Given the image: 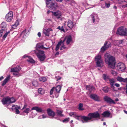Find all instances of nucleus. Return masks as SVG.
I'll use <instances>...</instances> for the list:
<instances>
[{"mask_svg": "<svg viewBox=\"0 0 127 127\" xmlns=\"http://www.w3.org/2000/svg\"><path fill=\"white\" fill-rule=\"evenodd\" d=\"M46 111L48 116L51 117V118H54L56 115V113L51 109L48 108L47 109Z\"/></svg>", "mask_w": 127, "mask_h": 127, "instance_id": "11", "label": "nucleus"}, {"mask_svg": "<svg viewBox=\"0 0 127 127\" xmlns=\"http://www.w3.org/2000/svg\"><path fill=\"white\" fill-rule=\"evenodd\" d=\"M46 4L48 7L52 10H55L57 7V3L53 2L49 3L48 4Z\"/></svg>", "mask_w": 127, "mask_h": 127, "instance_id": "8", "label": "nucleus"}, {"mask_svg": "<svg viewBox=\"0 0 127 127\" xmlns=\"http://www.w3.org/2000/svg\"><path fill=\"white\" fill-rule=\"evenodd\" d=\"M36 55L40 62L44 61L46 58L44 51L40 50H36Z\"/></svg>", "mask_w": 127, "mask_h": 127, "instance_id": "3", "label": "nucleus"}, {"mask_svg": "<svg viewBox=\"0 0 127 127\" xmlns=\"http://www.w3.org/2000/svg\"><path fill=\"white\" fill-rule=\"evenodd\" d=\"M123 42V40H121L119 41V44H122Z\"/></svg>", "mask_w": 127, "mask_h": 127, "instance_id": "60", "label": "nucleus"}, {"mask_svg": "<svg viewBox=\"0 0 127 127\" xmlns=\"http://www.w3.org/2000/svg\"><path fill=\"white\" fill-rule=\"evenodd\" d=\"M96 66L98 67H102L103 66V64L100 55H97L95 58Z\"/></svg>", "mask_w": 127, "mask_h": 127, "instance_id": "7", "label": "nucleus"}, {"mask_svg": "<svg viewBox=\"0 0 127 127\" xmlns=\"http://www.w3.org/2000/svg\"><path fill=\"white\" fill-rule=\"evenodd\" d=\"M13 14L12 11H9L6 15L5 19L8 22H10L13 18Z\"/></svg>", "mask_w": 127, "mask_h": 127, "instance_id": "9", "label": "nucleus"}, {"mask_svg": "<svg viewBox=\"0 0 127 127\" xmlns=\"http://www.w3.org/2000/svg\"><path fill=\"white\" fill-rule=\"evenodd\" d=\"M52 15L56 17L57 18L59 19L60 18L61 16V13L60 11L55 12H52Z\"/></svg>", "mask_w": 127, "mask_h": 127, "instance_id": "17", "label": "nucleus"}, {"mask_svg": "<svg viewBox=\"0 0 127 127\" xmlns=\"http://www.w3.org/2000/svg\"><path fill=\"white\" fill-rule=\"evenodd\" d=\"M55 89V87H53L51 90V91L50 92V95H51L53 94V92Z\"/></svg>", "mask_w": 127, "mask_h": 127, "instance_id": "45", "label": "nucleus"}, {"mask_svg": "<svg viewBox=\"0 0 127 127\" xmlns=\"http://www.w3.org/2000/svg\"><path fill=\"white\" fill-rule=\"evenodd\" d=\"M62 43V41L61 40L58 42V44L56 46L57 47H58L59 48L60 46H61Z\"/></svg>", "mask_w": 127, "mask_h": 127, "instance_id": "43", "label": "nucleus"}, {"mask_svg": "<svg viewBox=\"0 0 127 127\" xmlns=\"http://www.w3.org/2000/svg\"><path fill=\"white\" fill-rule=\"evenodd\" d=\"M52 2V0H47L46 1V4H48L49 3Z\"/></svg>", "mask_w": 127, "mask_h": 127, "instance_id": "49", "label": "nucleus"}, {"mask_svg": "<svg viewBox=\"0 0 127 127\" xmlns=\"http://www.w3.org/2000/svg\"><path fill=\"white\" fill-rule=\"evenodd\" d=\"M123 7H127V4L125 5H123L122 6Z\"/></svg>", "mask_w": 127, "mask_h": 127, "instance_id": "64", "label": "nucleus"}, {"mask_svg": "<svg viewBox=\"0 0 127 127\" xmlns=\"http://www.w3.org/2000/svg\"><path fill=\"white\" fill-rule=\"evenodd\" d=\"M63 112V111L59 110H57V115L61 117H63L64 116V115L62 114Z\"/></svg>", "mask_w": 127, "mask_h": 127, "instance_id": "29", "label": "nucleus"}, {"mask_svg": "<svg viewBox=\"0 0 127 127\" xmlns=\"http://www.w3.org/2000/svg\"><path fill=\"white\" fill-rule=\"evenodd\" d=\"M21 69V68L19 66H18L14 68H11V72L18 73Z\"/></svg>", "mask_w": 127, "mask_h": 127, "instance_id": "15", "label": "nucleus"}, {"mask_svg": "<svg viewBox=\"0 0 127 127\" xmlns=\"http://www.w3.org/2000/svg\"><path fill=\"white\" fill-rule=\"evenodd\" d=\"M35 110L38 113L41 112L42 113H45V110H43L41 108L37 106H34L32 107L31 110Z\"/></svg>", "mask_w": 127, "mask_h": 127, "instance_id": "14", "label": "nucleus"}, {"mask_svg": "<svg viewBox=\"0 0 127 127\" xmlns=\"http://www.w3.org/2000/svg\"><path fill=\"white\" fill-rule=\"evenodd\" d=\"M31 109L30 110L29 108H26V109L23 111V113H25L28 115V113H29V111H31Z\"/></svg>", "mask_w": 127, "mask_h": 127, "instance_id": "34", "label": "nucleus"}, {"mask_svg": "<svg viewBox=\"0 0 127 127\" xmlns=\"http://www.w3.org/2000/svg\"><path fill=\"white\" fill-rule=\"evenodd\" d=\"M59 49V48L58 47H57V46H56V48H55V50L56 51H58V49Z\"/></svg>", "mask_w": 127, "mask_h": 127, "instance_id": "58", "label": "nucleus"}, {"mask_svg": "<svg viewBox=\"0 0 127 127\" xmlns=\"http://www.w3.org/2000/svg\"><path fill=\"white\" fill-rule=\"evenodd\" d=\"M43 32L46 36H49V31L48 29H44L43 31Z\"/></svg>", "mask_w": 127, "mask_h": 127, "instance_id": "24", "label": "nucleus"}, {"mask_svg": "<svg viewBox=\"0 0 127 127\" xmlns=\"http://www.w3.org/2000/svg\"><path fill=\"white\" fill-rule=\"evenodd\" d=\"M59 52L58 51L56 52V53L55 54V55L56 56L57 55H59Z\"/></svg>", "mask_w": 127, "mask_h": 127, "instance_id": "61", "label": "nucleus"}, {"mask_svg": "<svg viewBox=\"0 0 127 127\" xmlns=\"http://www.w3.org/2000/svg\"><path fill=\"white\" fill-rule=\"evenodd\" d=\"M108 59H105L106 63L108 64L109 67L111 68H114L115 66V58L112 56L107 55V56Z\"/></svg>", "mask_w": 127, "mask_h": 127, "instance_id": "2", "label": "nucleus"}, {"mask_svg": "<svg viewBox=\"0 0 127 127\" xmlns=\"http://www.w3.org/2000/svg\"><path fill=\"white\" fill-rule=\"evenodd\" d=\"M40 116H42V118L43 119L46 118L47 117L46 115H45L44 114H43Z\"/></svg>", "mask_w": 127, "mask_h": 127, "instance_id": "53", "label": "nucleus"}, {"mask_svg": "<svg viewBox=\"0 0 127 127\" xmlns=\"http://www.w3.org/2000/svg\"><path fill=\"white\" fill-rule=\"evenodd\" d=\"M69 118H65L63 120V122L67 123L69 121Z\"/></svg>", "mask_w": 127, "mask_h": 127, "instance_id": "42", "label": "nucleus"}, {"mask_svg": "<svg viewBox=\"0 0 127 127\" xmlns=\"http://www.w3.org/2000/svg\"><path fill=\"white\" fill-rule=\"evenodd\" d=\"M10 78V76L9 75L2 82V84L1 86H4L9 81Z\"/></svg>", "mask_w": 127, "mask_h": 127, "instance_id": "18", "label": "nucleus"}, {"mask_svg": "<svg viewBox=\"0 0 127 127\" xmlns=\"http://www.w3.org/2000/svg\"><path fill=\"white\" fill-rule=\"evenodd\" d=\"M36 47L42 49L43 47V45H41L40 44L38 43L36 44Z\"/></svg>", "mask_w": 127, "mask_h": 127, "instance_id": "39", "label": "nucleus"}, {"mask_svg": "<svg viewBox=\"0 0 127 127\" xmlns=\"http://www.w3.org/2000/svg\"><path fill=\"white\" fill-rule=\"evenodd\" d=\"M56 0L58 2H62L63 0Z\"/></svg>", "mask_w": 127, "mask_h": 127, "instance_id": "59", "label": "nucleus"}, {"mask_svg": "<svg viewBox=\"0 0 127 127\" xmlns=\"http://www.w3.org/2000/svg\"><path fill=\"white\" fill-rule=\"evenodd\" d=\"M83 104L82 103H80L79 104L78 109L80 110H83L84 109L82 108L83 107Z\"/></svg>", "mask_w": 127, "mask_h": 127, "instance_id": "32", "label": "nucleus"}, {"mask_svg": "<svg viewBox=\"0 0 127 127\" xmlns=\"http://www.w3.org/2000/svg\"><path fill=\"white\" fill-rule=\"evenodd\" d=\"M110 87L113 89V90L114 91H116V89L115 87L114 86V85H113V86L112 87Z\"/></svg>", "mask_w": 127, "mask_h": 127, "instance_id": "54", "label": "nucleus"}, {"mask_svg": "<svg viewBox=\"0 0 127 127\" xmlns=\"http://www.w3.org/2000/svg\"><path fill=\"white\" fill-rule=\"evenodd\" d=\"M27 104L24 105L23 108L22 109L23 110V109L26 108V107H27Z\"/></svg>", "mask_w": 127, "mask_h": 127, "instance_id": "56", "label": "nucleus"}, {"mask_svg": "<svg viewBox=\"0 0 127 127\" xmlns=\"http://www.w3.org/2000/svg\"><path fill=\"white\" fill-rule=\"evenodd\" d=\"M61 30L62 31H63V32H65V31L64 28L63 27V26H62L61 27V30Z\"/></svg>", "mask_w": 127, "mask_h": 127, "instance_id": "52", "label": "nucleus"}, {"mask_svg": "<svg viewBox=\"0 0 127 127\" xmlns=\"http://www.w3.org/2000/svg\"><path fill=\"white\" fill-rule=\"evenodd\" d=\"M111 89L107 86L105 87L102 88V90L105 93H107L110 91Z\"/></svg>", "mask_w": 127, "mask_h": 127, "instance_id": "23", "label": "nucleus"}, {"mask_svg": "<svg viewBox=\"0 0 127 127\" xmlns=\"http://www.w3.org/2000/svg\"><path fill=\"white\" fill-rule=\"evenodd\" d=\"M15 101V100L13 97L10 98L9 96L4 98L2 100V102L3 105L12 103Z\"/></svg>", "mask_w": 127, "mask_h": 127, "instance_id": "4", "label": "nucleus"}, {"mask_svg": "<svg viewBox=\"0 0 127 127\" xmlns=\"http://www.w3.org/2000/svg\"><path fill=\"white\" fill-rule=\"evenodd\" d=\"M103 99L105 102L109 104H115L116 103L115 101L117 102L119 101V99L117 98H116L114 101L110 97L107 96H105L104 97Z\"/></svg>", "mask_w": 127, "mask_h": 127, "instance_id": "5", "label": "nucleus"}, {"mask_svg": "<svg viewBox=\"0 0 127 127\" xmlns=\"http://www.w3.org/2000/svg\"><path fill=\"white\" fill-rule=\"evenodd\" d=\"M19 106H18L17 105H13L12 106V110H15L16 109H17V107H18Z\"/></svg>", "mask_w": 127, "mask_h": 127, "instance_id": "40", "label": "nucleus"}, {"mask_svg": "<svg viewBox=\"0 0 127 127\" xmlns=\"http://www.w3.org/2000/svg\"><path fill=\"white\" fill-rule=\"evenodd\" d=\"M21 108V107L20 106H19L15 110L16 113V114H19L20 113V111L19 110V109Z\"/></svg>", "mask_w": 127, "mask_h": 127, "instance_id": "38", "label": "nucleus"}, {"mask_svg": "<svg viewBox=\"0 0 127 127\" xmlns=\"http://www.w3.org/2000/svg\"><path fill=\"white\" fill-rule=\"evenodd\" d=\"M102 77L103 79L105 80H107L108 79H109L108 77L105 74L103 75Z\"/></svg>", "mask_w": 127, "mask_h": 127, "instance_id": "36", "label": "nucleus"}, {"mask_svg": "<svg viewBox=\"0 0 127 127\" xmlns=\"http://www.w3.org/2000/svg\"><path fill=\"white\" fill-rule=\"evenodd\" d=\"M117 80L120 82H126L127 81V78L124 79L122 78L121 77L118 76L117 78Z\"/></svg>", "mask_w": 127, "mask_h": 127, "instance_id": "21", "label": "nucleus"}, {"mask_svg": "<svg viewBox=\"0 0 127 127\" xmlns=\"http://www.w3.org/2000/svg\"><path fill=\"white\" fill-rule=\"evenodd\" d=\"M61 89V87L60 85L57 86L55 88V89L56 92H60V91Z\"/></svg>", "mask_w": 127, "mask_h": 127, "instance_id": "30", "label": "nucleus"}, {"mask_svg": "<svg viewBox=\"0 0 127 127\" xmlns=\"http://www.w3.org/2000/svg\"><path fill=\"white\" fill-rule=\"evenodd\" d=\"M117 67L119 70L121 71L124 70L126 68L125 64L123 63H118L117 65Z\"/></svg>", "mask_w": 127, "mask_h": 127, "instance_id": "12", "label": "nucleus"}, {"mask_svg": "<svg viewBox=\"0 0 127 127\" xmlns=\"http://www.w3.org/2000/svg\"><path fill=\"white\" fill-rule=\"evenodd\" d=\"M17 25L16 24H15L12 26V27L13 29H15L17 27Z\"/></svg>", "mask_w": 127, "mask_h": 127, "instance_id": "50", "label": "nucleus"}, {"mask_svg": "<svg viewBox=\"0 0 127 127\" xmlns=\"http://www.w3.org/2000/svg\"><path fill=\"white\" fill-rule=\"evenodd\" d=\"M39 79L40 81H42L43 82H45L47 81V79L46 77L43 76L39 77Z\"/></svg>", "mask_w": 127, "mask_h": 127, "instance_id": "27", "label": "nucleus"}, {"mask_svg": "<svg viewBox=\"0 0 127 127\" xmlns=\"http://www.w3.org/2000/svg\"><path fill=\"white\" fill-rule=\"evenodd\" d=\"M13 75L17 76H20L21 74L19 73H18L14 72L13 73Z\"/></svg>", "mask_w": 127, "mask_h": 127, "instance_id": "44", "label": "nucleus"}, {"mask_svg": "<svg viewBox=\"0 0 127 127\" xmlns=\"http://www.w3.org/2000/svg\"><path fill=\"white\" fill-rule=\"evenodd\" d=\"M60 92L56 91L54 92V94L56 98H57L58 97Z\"/></svg>", "mask_w": 127, "mask_h": 127, "instance_id": "41", "label": "nucleus"}, {"mask_svg": "<svg viewBox=\"0 0 127 127\" xmlns=\"http://www.w3.org/2000/svg\"><path fill=\"white\" fill-rule=\"evenodd\" d=\"M90 17H91L92 20V22L93 23L95 22V20L97 19H98V17L95 14L93 13L91 15Z\"/></svg>", "mask_w": 127, "mask_h": 127, "instance_id": "16", "label": "nucleus"}, {"mask_svg": "<svg viewBox=\"0 0 127 127\" xmlns=\"http://www.w3.org/2000/svg\"><path fill=\"white\" fill-rule=\"evenodd\" d=\"M75 114V113L74 112H71L70 113H69V115L70 116H72V115H73L74 116L75 115H76Z\"/></svg>", "mask_w": 127, "mask_h": 127, "instance_id": "46", "label": "nucleus"}, {"mask_svg": "<svg viewBox=\"0 0 127 127\" xmlns=\"http://www.w3.org/2000/svg\"><path fill=\"white\" fill-rule=\"evenodd\" d=\"M27 61L31 63H35L34 61L31 57L29 56L28 59L27 60Z\"/></svg>", "mask_w": 127, "mask_h": 127, "instance_id": "33", "label": "nucleus"}, {"mask_svg": "<svg viewBox=\"0 0 127 127\" xmlns=\"http://www.w3.org/2000/svg\"><path fill=\"white\" fill-rule=\"evenodd\" d=\"M56 78L57 79V81H58L59 80H60L61 79V77L59 76H58V77H56Z\"/></svg>", "mask_w": 127, "mask_h": 127, "instance_id": "51", "label": "nucleus"}, {"mask_svg": "<svg viewBox=\"0 0 127 127\" xmlns=\"http://www.w3.org/2000/svg\"><path fill=\"white\" fill-rule=\"evenodd\" d=\"M86 89L90 91H93L94 89L93 86L91 85H87L86 86Z\"/></svg>", "mask_w": 127, "mask_h": 127, "instance_id": "26", "label": "nucleus"}, {"mask_svg": "<svg viewBox=\"0 0 127 127\" xmlns=\"http://www.w3.org/2000/svg\"><path fill=\"white\" fill-rule=\"evenodd\" d=\"M37 35L39 37H40L41 36V34L40 32H39L38 33Z\"/></svg>", "mask_w": 127, "mask_h": 127, "instance_id": "57", "label": "nucleus"}, {"mask_svg": "<svg viewBox=\"0 0 127 127\" xmlns=\"http://www.w3.org/2000/svg\"><path fill=\"white\" fill-rule=\"evenodd\" d=\"M67 26L68 27L71 29L74 26L73 22L70 20H69L68 21Z\"/></svg>", "mask_w": 127, "mask_h": 127, "instance_id": "19", "label": "nucleus"}, {"mask_svg": "<svg viewBox=\"0 0 127 127\" xmlns=\"http://www.w3.org/2000/svg\"><path fill=\"white\" fill-rule=\"evenodd\" d=\"M3 31H3V29H1L0 31V37L2 36V33Z\"/></svg>", "mask_w": 127, "mask_h": 127, "instance_id": "47", "label": "nucleus"}, {"mask_svg": "<svg viewBox=\"0 0 127 127\" xmlns=\"http://www.w3.org/2000/svg\"><path fill=\"white\" fill-rule=\"evenodd\" d=\"M111 44L110 42L106 41L104 45L101 48V50L102 52H104L108 48L111 47Z\"/></svg>", "mask_w": 127, "mask_h": 127, "instance_id": "10", "label": "nucleus"}, {"mask_svg": "<svg viewBox=\"0 0 127 127\" xmlns=\"http://www.w3.org/2000/svg\"><path fill=\"white\" fill-rule=\"evenodd\" d=\"M127 30L126 28L122 26L118 29L116 33L121 36H127Z\"/></svg>", "mask_w": 127, "mask_h": 127, "instance_id": "6", "label": "nucleus"}, {"mask_svg": "<svg viewBox=\"0 0 127 127\" xmlns=\"http://www.w3.org/2000/svg\"><path fill=\"white\" fill-rule=\"evenodd\" d=\"M38 92L40 94L42 95L44 92V90L41 88H39L38 90Z\"/></svg>", "mask_w": 127, "mask_h": 127, "instance_id": "31", "label": "nucleus"}, {"mask_svg": "<svg viewBox=\"0 0 127 127\" xmlns=\"http://www.w3.org/2000/svg\"><path fill=\"white\" fill-rule=\"evenodd\" d=\"M73 117L76 119L79 120V118L80 117L84 120V122H87L89 120H91L94 118H100V115L97 111L93 113H90L88 114L87 116H78L76 115L73 116ZM83 123L84 122L83 121Z\"/></svg>", "mask_w": 127, "mask_h": 127, "instance_id": "1", "label": "nucleus"}, {"mask_svg": "<svg viewBox=\"0 0 127 127\" xmlns=\"http://www.w3.org/2000/svg\"><path fill=\"white\" fill-rule=\"evenodd\" d=\"M110 115V113L108 111L104 112L102 114V115L104 117H108Z\"/></svg>", "mask_w": 127, "mask_h": 127, "instance_id": "20", "label": "nucleus"}, {"mask_svg": "<svg viewBox=\"0 0 127 127\" xmlns=\"http://www.w3.org/2000/svg\"><path fill=\"white\" fill-rule=\"evenodd\" d=\"M33 85L37 87L38 85V83L36 81H33L32 82Z\"/></svg>", "mask_w": 127, "mask_h": 127, "instance_id": "35", "label": "nucleus"}, {"mask_svg": "<svg viewBox=\"0 0 127 127\" xmlns=\"http://www.w3.org/2000/svg\"><path fill=\"white\" fill-rule=\"evenodd\" d=\"M110 4L109 3H105V6L106 8H109L110 6Z\"/></svg>", "mask_w": 127, "mask_h": 127, "instance_id": "48", "label": "nucleus"}, {"mask_svg": "<svg viewBox=\"0 0 127 127\" xmlns=\"http://www.w3.org/2000/svg\"><path fill=\"white\" fill-rule=\"evenodd\" d=\"M109 83L110 85V87H112L113 85H114V83L115 82V81L114 79H110L109 80Z\"/></svg>", "mask_w": 127, "mask_h": 127, "instance_id": "25", "label": "nucleus"}, {"mask_svg": "<svg viewBox=\"0 0 127 127\" xmlns=\"http://www.w3.org/2000/svg\"><path fill=\"white\" fill-rule=\"evenodd\" d=\"M72 37L71 35H69L68 36L67 38L66 43L67 45L69 44L71 41L72 40Z\"/></svg>", "mask_w": 127, "mask_h": 127, "instance_id": "28", "label": "nucleus"}, {"mask_svg": "<svg viewBox=\"0 0 127 127\" xmlns=\"http://www.w3.org/2000/svg\"><path fill=\"white\" fill-rule=\"evenodd\" d=\"M10 33V31H9L7 32H6L5 34L2 37V39L3 40H4L5 38H6V37L7 36L8 34Z\"/></svg>", "mask_w": 127, "mask_h": 127, "instance_id": "37", "label": "nucleus"}, {"mask_svg": "<svg viewBox=\"0 0 127 127\" xmlns=\"http://www.w3.org/2000/svg\"><path fill=\"white\" fill-rule=\"evenodd\" d=\"M115 85L117 87H119L120 86L119 84L118 83H115Z\"/></svg>", "mask_w": 127, "mask_h": 127, "instance_id": "55", "label": "nucleus"}, {"mask_svg": "<svg viewBox=\"0 0 127 127\" xmlns=\"http://www.w3.org/2000/svg\"><path fill=\"white\" fill-rule=\"evenodd\" d=\"M6 24L5 22H3L1 25V27L2 28L1 29H3V31H6Z\"/></svg>", "mask_w": 127, "mask_h": 127, "instance_id": "22", "label": "nucleus"}, {"mask_svg": "<svg viewBox=\"0 0 127 127\" xmlns=\"http://www.w3.org/2000/svg\"><path fill=\"white\" fill-rule=\"evenodd\" d=\"M121 0L123 2H124L127 3V0Z\"/></svg>", "mask_w": 127, "mask_h": 127, "instance_id": "62", "label": "nucleus"}, {"mask_svg": "<svg viewBox=\"0 0 127 127\" xmlns=\"http://www.w3.org/2000/svg\"><path fill=\"white\" fill-rule=\"evenodd\" d=\"M4 78L3 77V76H1L0 77V81L2 79H3Z\"/></svg>", "mask_w": 127, "mask_h": 127, "instance_id": "63", "label": "nucleus"}, {"mask_svg": "<svg viewBox=\"0 0 127 127\" xmlns=\"http://www.w3.org/2000/svg\"><path fill=\"white\" fill-rule=\"evenodd\" d=\"M90 97L95 101H99L100 100L99 96L96 94H91L90 95Z\"/></svg>", "mask_w": 127, "mask_h": 127, "instance_id": "13", "label": "nucleus"}]
</instances>
